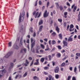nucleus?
<instances>
[{
	"mask_svg": "<svg viewBox=\"0 0 80 80\" xmlns=\"http://www.w3.org/2000/svg\"><path fill=\"white\" fill-rule=\"evenodd\" d=\"M25 12L23 11L22 15L19 16V22H23L24 18V16H25Z\"/></svg>",
	"mask_w": 80,
	"mask_h": 80,
	"instance_id": "nucleus-1",
	"label": "nucleus"
},
{
	"mask_svg": "<svg viewBox=\"0 0 80 80\" xmlns=\"http://www.w3.org/2000/svg\"><path fill=\"white\" fill-rule=\"evenodd\" d=\"M7 72V71L5 69H3L2 70H0V78L2 77L3 76L4 73Z\"/></svg>",
	"mask_w": 80,
	"mask_h": 80,
	"instance_id": "nucleus-2",
	"label": "nucleus"
},
{
	"mask_svg": "<svg viewBox=\"0 0 80 80\" xmlns=\"http://www.w3.org/2000/svg\"><path fill=\"white\" fill-rule=\"evenodd\" d=\"M35 42H36V40H34V41L33 42H31V50H32L33 49V47L35 45Z\"/></svg>",
	"mask_w": 80,
	"mask_h": 80,
	"instance_id": "nucleus-3",
	"label": "nucleus"
},
{
	"mask_svg": "<svg viewBox=\"0 0 80 80\" xmlns=\"http://www.w3.org/2000/svg\"><path fill=\"white\" fill-rule=\"evenodd\" d=\"M49 13H47V11L46 10L44 12L43 14V17L44 18H46V17H47L48 16V14Z\"/></svg>",
	"mask_w": 80,
	"mask_h": 80,
	"instance_id": "nucleus-4",
	"label": "nucleus"
},
{
	"mask_svg": "<svg viewBox=\"0 0 80 80\" xmlns=\"http://www.w3.org/2000/svg\"><path fill=\"white\" fill-rule=\"evenodd\" d=\"M41 14H42V12H40L39 13H38V12H37L36 14V15L35 16V18H36L37 17V15H38V18H39V17H40Z\"/></svg>",
	"mask_w": 80,
	"mask_h": 80,
	"instance_id": "nucleus-5",
	"label": "nucleus"
},
{
	"mask_svg": "<svg viewBox=\"0 0 80 80\" xmlns=\"http://www.w3.org/2000/svg\"><path fill=\"white\" fill-rule=\"evenodd\" d=\"M13 63L12 62L10 63V67L9 68V70L10 71L11 70V68H12L13 67Z\"/></svg>",
	"mask_w": 80,
	"mask_h": 80,
	"instance_id": "nucleus-6",
	"label": "nucleus"
},
{
	"mask_svg": "<svg viewBox=\"0 0 80 80\" xmlns=\"http://www.w3.org/2000/svg\"><path fill=\"white\" fill-rule=\"evenodd\" d=\"M59 70V68L58 67H56V68L55 69L54 72L55 73H58V71Z\"/></svg>",
	"mask_w": 80,
	"mask_h": 80,
	"instance_id": "nucleus-7",
	"label": "nucleus"
},
{
	"mask_svg": "<svg viewBox=\"0 0 80 80\" xmlns=\"http://www.w3.org/2000/svg\"><path fill=\"white\" fill-rule=\"evenodd\" d=\"M72 37H73L72 35H71L68 38V41H69V42H72L73 41V38H72Z\"/></svg>",
	"mask_w": 80,
	"mask_h": 80,
	"instance_id": "nucleus-8",
	"label": "nucleus"
},
{
	"mask_svg": "<svg viewBox=\"0 0 80 80\" xmlns=\"http://www.w3.org/2000/svg\"><path fill=\"white\" fill-rule=\"evenodd\" d=\"M63 45H64L63 46V47H65V46L66 47H68V46H67V42L66 41H63Z\"/></svg>",
	"mask_w": 80,
	"mask_h": 80,
	"instance_id": "nucleus-9",
	"label": "nucleus"
},
{
	"mask_svg": "<svg viewBox=\"0 0 80 80\" xmlns=\"http://www.w3.org/2000/svg\"><path fill=\"white\" fill-rule=\"evenodd\" d=\"M13 48H14V49H16L17 50L18 49V47L17 46V44H15L14 45Z\"/></svg>",
	"mask_w": 80,
	"mask_h": 80,
	"instance_id": "nucleus-10",
	"label": "nucleus"
},
{
	"mask_svg": "<svg viewBox=\"0 0 80 80\" xmlns=\"http://www.w3.org/2000/svg\"><path fill=\"white\" fill-rule=\"evenodd\" d=\"M23 51L25 53H26L27 51V49L26 48H24L21 50V53H23Z\"/></svg>",
	"mask_w": 80,
	"mask_h": 80,
	"instance_id": "nucleus-11",
	"label": "nucleus"
},
{
	"mask_svg": "<svg viewBox=\"0 0 80 80\" xmlns=\"http://www.w3.org/2000/svg\"><path fill=\"white\" fill-rule=\"evenodd\" d=\"M13 51H9L7 53V54L10 57L13 54Z\"/></svg>",
	"mask_w": 80,
	"mask_h": 80,
	"instance_id": "nucleus-12",
	"label": "nucleus"
},
{
	"mask_svg": "<svg viewBox=\"0 0 80 80\" xmlns=\"http://www.w3.org/2000/svg\"><path fill=\"white\" fill-rule=\"evenodd\" d=\"M43 21L42 19H41L39 22V25H42V23H43Z\"/></svg>",
	"mask_w": 80,
	"mask_h": 80,
	"instance_id": "nucleus-13",
	"label": "nucleus"
},
{
	"mask_svg": "<svg viewBox=\"0 0 80 80\" xmlns=\"http://www.w3.org/2000/svg\"><path fill=\"white\" fill-rule=\"evenodd\" d=\"M48 22L50 24H52V23H53V21L52 19V18H50Z\"/></svg>",
	"mask_w": 80,
	"mask_h": 80,
	"instance_id": "nucleus-14",
	"label": "nucleus"
},
{
	"mask_svg": "<svg viewBox=\"0 0 80 80\" xmlns=\"http://www.w3.org/2000/svg\"><path fill=\"white\" fill-rule=\"evenodd\" d=\"M43 25H41L40 26L39 28V32H41L42 30V28H43Z\"/></svg>",
	"mask_w": 80,
	"mask_h": 80,
	"instance_id": "nucleus-15",
	"label": "nucleus"
},
{
	"mask_svg": "<svg viewBox=\"0 0 80 80\" xmlns=\"http://www.w3.org/2000/svg\"><path fill=\"white\" fill-rule=\"evenodd\" d=\"M26 63H25L24 64V65H25V66L26 67V66H27V65H28V64L29 62H28L27 60H26Z\"/></svg>",
	"mask_w": 80,
	"mask_h": 80,
	"instance_id": "nucleus-16",
	"label": "nucleus"
},
{
	"mask_svg": "<svg viewBox=\"0 0 80 80\" xmlns=\"http://www.w3.org/2000/svg\"><path fill=\"white\" fill-rule=\"evenodd\" d=\"M48 77L49 80H52V75H48Z\"/></svg>",
	"mask_w": 80,
	"mask_h": 80,
	"instance_id": "nucleus-17",
	"label": "nucleus"
},
{
	"mask_svg": "<svg viewBox=\"0 0 80 80\" xmlns=\"http://www.w3.org/2000/svg\"><path fill=\"white\" fill-rule=\"evenodd\" d=\"M52 45H55L56 44V42L55 40H52Z\"/></svg>",
	"mask_w": 80,
	"mask_h": 80,
	"instance_id": "nucleus-18",
	"label": "nucleus"
},
{
	"mask_svg": "<svg viewBox=\"0 0 80 80\" xmlns=\"http://www.w3.org/2000/svg\"><path fill=\"white\" fill-rule=\"evenodd\" d=\"M33 79L35 80H38V78L37 76H34L33 77Z\"/></svg>",
	"mask_w": 80,
	"mask_h": 80,
	"instance_id": "nucleus-19",
	"label": "nucleus"
},
{
	"mask_svg": "<svg viewBox=\"0 0 80 80\" xmlns=\"http://www.w3.org/2000/svg\"><path fill=\"white\" fill-rule=\"evenodd\" d=\"M12 42H9L8 43V47H12Z\"/></svg>",
	"mask_w": 80,
	"mask_h": 80,
	"instance_id": "nucleus-20",
	"label": "nucleus"
},
{
	"mask_svg": "<svg viewBox=\"0 0 80 80\" xmlns=\"http://www.w3.org/2000/svg\"><path fill=\"white\" fill-rule=\"evenodd\" d=\"M56 30L57 31L58 33H59V28H58V27L57 26L56 28Z\"/></svg>",
	"mask_w": 80,
	"mask_h": 80,
	"instance_id": "nucleus-21",
	"label": "nucleus"
},
{
	"mask_svg": "<svg viewBox=\"0 0 80 80\" xmlns=\"http://www.w3.org/2000/svg\"><path fill=\"white\" fill-rule=\"evenodd\" d=\"M55 4L56 5L57 8H59V4H58V3L56 2Z\"/></svg>",
	"mask_w": 80,
	"mask_h": 80,
	"instance_id": "nucleus-22",
	"label": "nucleus"
},
{
	"mask_svg": "<svg viewBox=\"0 0 80 80\" xmlns=\"http://www.w3.org/2000/svg\"><path fill=\"white\" fill-rule=\"evenodd\" d=\"M63 7L62 6H59V9L60 10V11H62L63 10Z\"/></svg>",
	"mask_w": 80,
	"mask_h": 80,
	"instance_id": "nucleus-23",
	"label": "nucleus"
},
{
	"mask_svg": "<svg viewBox=\"0 0 80 80\" xmlns=\"http://www.w3.org/2000/svg\"><path fill=\"white\" fill-rule=\"evenodd\" d=\"M59 38L60 39H62V34H60L59 35Z\"/></svg>",
	"mask_w": 80,
	"mask_h": 80,
	"instance_id": "nucleus-24",
	"label": "nucleus"
},
{
	"mask_svg": "<svg viewBox=\"0 0 80 80\" xmlns=\"http://www.w3.org/2000/svg\"><path fill=\"white\" fill-rule=\"evenodd\" d=\"M28 74V73L27 72H26L25 73H24V74L23 75V77H25L27 75V74Z\"/></svg>",
	"mask_w": 80,
	"mask_h": 80,
	"instance_id": "nucleus-25",
	"label": "nucleus"
},
{
	"mask_svg": "<svg viewBox=\"0 0 80 80\" xmlns=\"http://www.w3.org/2000/svg\"><path fill=\"white\" fill-rule=\"evenodd\" d=\"M61 56V54L60 53H58L57 54V57H58V58L60 57Z\"/></svg>",
	"mask_w": 80,
	"mask_h": 80,
	"instance_id": "nucleus-26",
	"label": "nucleus"
},
{
	"mask_svg": "<svg viewBox=\"0 0 80 80\" xmlns=\"http://www.w3.org/2000/svg\"><path fill=\"white\" fill-rule=\"evenodd\" d=\"M19 39H20V35H18L17 36V40L18 41V40H19Z\"/></svg>",
	"mask_w": 80,
	"mask_h": 80,
	"instance_id": "nucleus-27",
	"label": "nucleus"
},
{
	"mask_svg": "<svg viewBox=\"0 0 80 80\" xmlns=\"http://www.w3.org/2000/svg\"><path fill=\"white\" fill-rule=\"evenodd\" d=\"M74 70L75 73H77V68L76 67H74Z\"/></svg>",
	"mask_w": 80,
	"mask_h": 80,
	"instance_id": "nucleus-28",
	"label": "nucleus"
},
{
	"mask_svg": "<svg viewBox=\"0 0 80 80\" xmlns=\"http://www.w3.org/2000/svg\"><path fill=\"white\" fill-rule=\"evenodd\" d=\"M55 77L56 79H58V78H59V75L58 74H56V75H55Z\"/></svg>",
	"mask_w": 80,
	"mask_h": 80,
	"instance_id": "nucleus-29",
	"label": "nucleus"
},
{
	"mask_svg": "<svg viewBox=\"0 0 80 80\" xmlns=\"http://www.w3.org/2000/svg\"><path fill=\"white\" fill-rule=\"evenodd\" d=\"M77 6H74L73 8V12H75V10H77Z\"/></svg>",
	"mask_w": 80,
	"mask_h": 80,
	"instance_id": "nucleus-30",
	"label": "nucleus"
},
{
	"mask_svg": "<svg viewBox=\"0 0 80 80\" xmlns=\"http://www.w3.org/2000/svg\"><path fill=\"white\" fill-rule=\"evenodd\" d=\"M34 65H40V64L39 63V62H35L34 64Z\"/></svg>",
	"mask_w": 80,
	"mask_h": 80,
	"instance_id": "nucleus-31",
	"label": "nucleus"
},
{
	"mask_svg": "<svg viewBox=\"0 0 80 80\" xmlns=\"http://www.w3.org/2000/svg\"><path fill=\"white\" fill-rule=\"evenodd\" d=\"M44 60L45 59L43 58H41L40 61L41 62H42V63H43L44 62Z\"/></svg>",
	"mask_w": 80,
	"mask_h": 80,
	"instance_id": "nucleus-32",
	"label": "nucleus"
},
{
	"mask_svg": "<svg viewBox=\"0 0 80 80\" xmlns=\"http://www.w3.org/2000/svg\"><path fill=\"white\" fill-rule=\"evenodd\" d=\"M65 62H63L61 64V66L62 67H65Z\"/></svg>",
	"mask_w": 80,
	"mask_h": 80,
	"instance_id": "nucleus-33",
	"label": "nucleus"
},
{
	"mask_svg": "<svg viewBox=\"0 0 80 80\" xmlns=\"http://www.w3.org/2000/svg\"><path fill=\"white\" fill-rule=\"evenodd\" d=\"M40 46H41V47H42V48H43V49H44L45 48V46H44L43 45L41 44Z\"/></svg>",
	"mask_w": 80,
	"mask_h": 80,
	"instance_id": "nucleus-34",
	"label": "nucleus"
},
{
	"mask_svg": "<svg viewBox=\"0 0 80 80\" xmlns=\"http://www.w3.org/2000/svg\"><path fill=\"white\" fill-rule=\"evenodd\" d=\"M9 56L8 55V54L7 53L6 55L4 56V58H8V57H9Z\"/></svg>",
	"mask_w": 80,
	"mask_h": 80,
	"instance_id": "nucleus-35",
	"label": "nucleus"
},
{
	"mask_svg": "<svg viewBox=\"0 0 80 80\" xmlns=\"http://www.w3.org/2000/svg\"><path fill=\"white\" fill-rule=\"evenodd\" d=\"M58 21L59 22L62 23V19H58Z\"/></svg>",
	"mask_w": 80,
	"mask_h": 80,
	"instance_id": "nucleus-36",
	"label": "nucleus"
},
{
	"mask_svg": "<svg viewBox=\"0 0 80 80\" xmlns=\"http://www.w3.org/2000/svg\"><path fill=\"white\" fill-rule=\"evenodd\" d=\"M52 36H55L56 35V33L55 32H53L52 34Z\"/></svg>",
	"mask_w": 80,
	"mask_h": 80,
	"instance_id": "nucleus-37",
	"label": "nucleus"
},
{
	"mask_svg": "<svg viewBox=\"0 0 80 80\" xmlns=\"http://www.w3.org/2000/svg\"><path fill=\"white\" fill-rule=\"evenodd\" d=\"M44 70H48V69H49V68H48V67H46L44 68Z\"/></svg>",
	"mask_w": 80,
	"mask_h": 80,
	"instance_id": "nucleus-38",
	"label": "nucleus"
},
{
	"mask_svg": "<svg viewBox=\"0 0 80 80\" xmlns=\"http://www.w3.org/2000/svg\"><path fill=\"white\" fill-rule=\"evenodd\" d=\"M63 25H64V28H65L66 27H67V25L66 24V22H65L63 23Z\"/></svg>",
	"mask_w": 80,
	"mask_h": 80,
	"instance_id": "nucleus-39",
	"label": "nucleus"
},
{
	"mask_svg": "<svg viewBox=\"0 0 80 80\" xmlns=\"http://www.w3.org/2000/svg\"><path fill=\"white\" fill-rule=\"evenodd\" d=\"M76 55L78 57H80V53H77L76 54Z\"/></svg>",
	"mask_w": 80,
	"mask_h": 80,
	"instance_id": "nucleus-40",
	"label": "nucleus"
},
{
	"mask_svg": "<svg viewBox=\"0 0 80 80\" xmlns=\"http://www.w3.org/2000/svg\"><path fill=\"white\" fill-rule=\"evenodd\" d=\"M33 38H31V43H33Z\"/></svg>",
	"mask_w": 80,
	"mask_h": 80,
	"instance_id": "nucleus-41",
	"label": "nucleus"
},
{
	"mask_svg": "<svg viewBox=\"0 0 80 80\" xmlns=\"http://www.w3.org/2000/svg\"><path fill=\"white\" fill-rule=\"evenodd\" d=\"M3 63V60L2 58H0V63Z\"/></svg>",
	"mask_w": 80,
	"mask_h": 80,
	"instance_id": "nucleus-42",
	"label": "nucleus"
},
{
	"mask_svg": "<svg viewBox=\"0 0 80 80\" xmlns=\"http://www.w3.org/2000/svg\"><path fill=\"white\" fill-rule=\"evenodd\" d=\"M73 28V25L71 24L70 26V28Z\"/></svg>",
	"mask_w": 80,
	"mask_h": 80,
	"instance_id": "nucleus-43",
	"label": "nucleus"
},
{
	"mask_svg": "<svg viewBox=\"0 0 80 80\" xmlns=\"http://www.w3.org/2000/svg\"><path fill=\"white\" fill-rule=\"evenodd\" d=\"M32 29H33V28H29V30L30 32H33V30H32Z\"/></svg>",
	"mask_w": 80,
	"mask_h": 80,
	"instance_id": "nucleus-44",
	"label": "nucleus"
},
{
	"mask_svg": "<svg viewBox=\"0 0 80 80\" xmlns=\"http://www.w3.org/2000/svg\"><path fill=\"white\" fill-rule=\"evenodd\" d=\"M37 49V50H40L39 47L38 46H37L36 48V49Z\"/></svg>",
	"mask_w": 80,
	"mask_h": 80,
	"instance_id": "nucleus-45",
	"label": "nucleus"
},
{
	"mask_svg": "<svg viewBox=\"0 0 80 80\" xmlns=\"http://www.w3.org/2000/svg\"><path fill=\"white\" fill-rule=\"evenodd\" d=\"M19 45L20 46H22V40H21Z\"/></svg>",
	"mask_w": 80,
	"mask_h": 80,
	"instance_id": "nucleus-46",
	"label": "nucleus"
},
{
	"mask_svg": "<svg viewBox=\"0 0 80 80\" xmlns=\"http://www.w3.org/2000/svg\"><path fill=\"white\" fill-rule=\"evenodd\" d=\"M58 48L60 50H61L62 49V47H61V46H58Z\"/></svg>",
	"mask_w": 80,
	"mask_h": 80,
	"instance_id": "nucleus-47",
	"label": "nucleus"
},
{
	"mask_svg": "<svg viewBox=\"0 0 80 80\" xmlns=\"http://www.w3.org/2000/svg\"><path fill=\"white\" fill-rule=\"evenodd\" d=\"M48 58L49 60H51V55H49L48 56Z\"/></svg>",
	"mask_w": 80,
	"mask_h": 80,
	"instance_id": "nucleus-48",
	"label": "nucleus"
},
{
	"mask_svg": "<svg viewBox=\"0 0 80 80\" xmlns=\"http://www.w3.org/2000/svg\"><path fill=\"white\" fill-rule=\"evenodd\" d=\"M52 66H55V62H52Z\"/></svg>",
	"mask_w": 80,
	"mask_h": 80,
	"instance_id": "nucleus-49",
	"label": "nucleus"
},
{
	"mask_svg": "<svg viewBox=\"0 0 80 80\" xmlns=\"http://www.w3.org/2000/svg\"><path fill=\"white\" fill-rule=\"evenodd\" d=\"M55 48H53L52 50V51H51V52H53L54 51V50H55Z\"/></svg>",
	"mask_w": 80,
	"mask_h": 80,
	"instance_id": "nucleus-50",
	"label": "nucleus"
},
{
	"mask_svg": "<svg viewBox=\"0 0 80 80\" xmlns=\"http://www.w3.org/2000/svg\"><path fill=\"white\" fill-rule=\"evenodd\" d=\"M75 4H74L73 5H72V7H71V8L72 9H73V7H74V6H75Z\"/></svg>",
	"mask_w": 80,
	"mask_h": 80,
	"instance_id": "nucleus-51",
	"label": "nucleus"
},
{
	"mask_svg": "<svg viewBox=\"0 0 80 80\" xmlns=\"http://www.w3.org/2000/svg\"><path fill=\"white\" fill-rule=\"evenodd\" d=\"M67 5L68 6H69V7H70V3H69V2H67Z\"/></svg>",
	"mask_w": 80,
	"mask_h": 80,
	"instance_id": "nucleus-52",
	"label": "nucleus"
},
{
	"mask_svg": "<svg viewBox=\"0 0 80 80\" xmlns=\"http://www.w3.org/2000/svg\"><path fill=\"white\" fill-rule=\"evenodd\" d=\"M38 50L39 49H36V53H39V51H38Z\"/></svg>",
	"mask_w": 80,
	"mask_h": 80,
	"instance_id": "nucleus-53",
	"label": "nucleus"
},
{
	"mask_svg": "<svg viewBox=\"0 0 80 80\" xmlns=\"http://www.w3.org/2000/svg\"><path fill=\"white\" fill-rule=\"evenodd\" d=\"M72 80H76V78H75V77H73Z\"/></svg>",
	"mask_w": 80,
	"mask_h": 80,
	"instance_id": "nucleus-54",
	"label": "nucleus"
},
{
	"mask_svg": "<svg viewBox=\"0 0 80 80\" xmlns=\"http://www.w3.org/2000/svg\"><path fill=\"white\" fill-rule=\"evenodd\" d=\"M69 27H70V26L69 25H68L67 27V30L68 31V28H69Z\"/></svg>",
	"mask_w": 80,
	"mask_h": 80,
	"instance_id": "nucleus-55",
	"label": "nucleus"
},
{
	"mask_svg": "<svg viewBox=\"0 0 80 80\" xmlns=\"http://www.w3.org/2000/svg\"><path fill=\"white\" fill-rule=\"evenodd\" d=\"M76 28H77V30H79V28H78V25L76 26Z\"/></svg>",
	"mask_w": 80,
	"mask_h": 80,
	"instance_id": "nucleus-56",
	"label": "nucleus"
},
{
	"mask_svg": "<svg viewBox=\"0 0 80 80\" xmlns=\"http://www.w3.org/2000/svg\"><path fill=\"white\" fill-rule=\"evenodd\" d=\"M71 78V76H68V80H70Z\"/></svg>",
	"mask_w": 80,
	"mask_h": 80,
	"instance_id": "nucleus-57",
	"label": "nucleus"
},
{
	"mask_svg": "<svg viewBox=\"0 0 80 80\" xmlns=\"http://www.w3.org/2000/svg\"><path fill=\"white\" fill-rule=\"evenodd\" d=\"M49 2H48L47 3V7H48V6H49Z\"/></svg>",
	"mask_w": 80,
	"mask_h": 80,
	"instance_id": "nucleus-58",
	"label": "nucleus"
},
{
	"mask_svg": "<svg viewBox=\"0 0 80 80\" xmlns=\"http://www.w3.org/2000/svg\"><path fill=\"white\" fill-rule=\"evenodd\" d=\"M69 70H70L71 71H72V70H73V68H72V67H71L69 68Z\"/></svg>",
	"mask_w": 80,
	"mask_h": 80,
	"instance_id": "nucleus-59",
	"label": "nucleus"
},
{
	"mask_svg": "<svg viewBox=\"0 0 80 80\" xmlns=\"http://www.w3.org/2000/svg\"><path fill=\"white\" fill-rule=\"evenodd\" d=\"M35 36H36V33H35V32H34L33 35V37H35Z\"/></svg>",
	"mask_w": 80,
	"mask_h": 80,
	"instance_id": "nucleus-60",
	"label": "nucleus"
},
{
	"mask_svg": "<svg viewBox=\"0 0 80 80\" xmlns=\"http://www.w3.org/2000/svg\"><path fill=\"white\" fill-rule=\"evenodd\" d=\"M67 14H68V13H67V12H64V15L65 16H66V15H67Z\"/></svg>",
	"mask_w": 80,
	"mask_h": 80,
	"instance_id": "nucleus-61",
	"label": "nucleus"
},
{
	"mask_svg": "<svg viewBox=\"0 0 80 80\" xmlns=\"http://www.w3.org/2000/svg\"><path fill=\"white\" fill-rule=\"evenodd\" d=\"M8 80H12V77L11 76L9 77Z\"/></svg>",
	"mask_w": 80,
	"mask_h": 80,
	"instance_id": "nucleus-62",
	"label": "nucleus"
},
{
	"mask_svg": "<svg viewBox=\"0 0 80 80\" xmlns=\"http://www.w3.org/2000/svg\"><path fill=\"white\" fill-rule=\"evenodd\" d=\"M50 15L51 16V17H53V12H51V14Z\"/></svg>",
	"mask_w": 80,
	"mask_h": 80,
	"instance_id": "nucleus-63",
	"label": "nucleus"
},
{
	"mask_svg": "<svg viewBox=\"0 0 80 80\" xmlns=\"http://www.w3.org/2000/svg\"><path fill=\"white\" fill-rule=\"evenodd\" d=\"M48 43L49 45H51V40H50L49 41Z\"/></svg>",
	"mask_w": 80,
	"mask_h": 80,
	"instance_id": "nucleus-64",
	"label": "nucleus"
}]
</instances>
